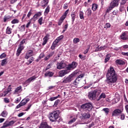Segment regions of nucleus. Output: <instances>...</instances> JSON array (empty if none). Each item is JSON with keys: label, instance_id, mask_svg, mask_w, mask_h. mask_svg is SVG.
Returning a JSON list of instances; mask_svg holds the SVG:
<instances>
[{"label": "nucleus", "instance_id": "18", "mask_svg": "<svg viewBox=\"0 0 128 128\" xmlns=\"http://www.w3.org/2000/svg\"><path fill=\"white\" fill-rule=\"evenodd\" d=\"M24 48V47L20 46L18 47V49L17 50L16 52V56H20V54H22V50Z\"/></svg>", "mask_w": 128, "mask_h": 128}, {"label": "nucleus", "instance_id": "47", "mask_svg": "<svg viewBox=\"0 0 128 128\" xmlns=\"http://www.w3.org/2000/svg\"><path fill=\"white\" fill-rule=\"evenodd\" d=\"M25 26L26 25L24 24L20 27V32H24V30L26 29Z\"/></svg>", "mask_w": 128, "mask_h": 128}, {"label": "nucleus", "instance_id": "34", "mask_svg": "<svg viewBox=\"0 0 128 128\" xmlns=\"http://www.w3.org/2000/svg\"><path fill=\"white\" fill-rule=\"evenodd\" d=\"M8 60H6V58H5L3 60H2V62H1V66H4V64H8V62H6Z\"/></svg>", "mask_w": 128, "mask_h": 128}, {"label": "nucleus", "instance_id": "49", "mask_svg": "<svg viewBox=\"0 0 128 128\" xmlns=\"http://www.w3.org/2000/svg\"><path fill=\"white\" fill-rule=\"evenodd\" d=\"M74 44H78V42H80V38H74L73 40Z\"/></svg>", "mask_w": 128, "mask_h": 128}, {"label": "nucleus", "instance_id": "4", "mask_svg": "<svg viewBox=\"0 0 128 128\" xmlns=\"http://www.w3.org/2000/svg\"><path fill=\"white\" fill-rule=\"evenodd\" d=\"M122 108L121 110L118 108L115 109L112 113V116H120L122 112H124V106H122Z\"/></svg>", "mask_w": 128, "mask_h": 128}, {"label": "nucleus", "instance_id": "42", "mask_svg": "<svg viewBox=\"0 0 128 128\" xmlns=\"http://www.w3.org/2000/svg\"><path fill=\"white\" fill-rule=\"evenodd\" d=\"M113 8H114L110 5V6L108 7V8H107L106 10V14H108V12H110V10H112Z\"/></svg>", "mask_w": 128, "mask_h": 128}, {"label": "nucleus", "instance_id": "41", "mask_svg": "<svg viewBox=\"0 0 128 128\" xmlns=\"http://www.w3.org/2000/svg\"><path fill=\"white\" fill-rule=\"evenodd\" d=\"M42 16V12H38L37 14L34 15V18H38V16Z\"/></svg>", "mask_w": 128, "mask_h": 128}, {"label": "nucleus", "instance_id": "59", "mask_svg": "<svg viewBox=\"0 0 128 128\" xmlns=\"http://www.w3.org/2000/svg\"><path fill=\"white\" fill-rule=\"evenodd\" d=\"M66 18V16L64 15H62L60 18V20H62L64 22V18Z\"/></svg>", "mask_w": 128, "mask_h": 128}, {"label": "nucleus", "instance_id": "33", "mask_svg": "<svg viewBox=\"0 0 128 128\" xmlns=\"http://www.w3.org/2000/svg\"><path fill=\"white\" fill-rule=\"evenodd\" d=\"M18 22H20V20L16 19V18H14V19L12 22L11 23L12 24H18Z\"/></svg>", "mask_w": 128, "mask_h": 128}, {"label": "nucleus", "instance_id": "16", "mask_svg": "<svg viewBox=\"0 0 128 128\" xmlns=\"http://www.w3.org/2000/svg\"><path fill=\"white\" fill-rule=\"evenodd\" d=\"M58 42H59L56 40H54L52 44L51 47H50V49L52 50H55L56 48V46H58Z\"/></svg>", "mask_w": 128, "mask_h": 128}, {"label": "nucleus", "instance_id": "26", "mask_svg": "<svg viewBox=\"0 0 128 128\" xmlns=\"http://www.w3.org/2000/svg\"><path fill=\"white\" fill-rule=\"evenodd\" d=\"M34 60V57H31L30 59L28 60V62H26L27 66H30L32 62Z\"/></svg>", "mask_w": 128, "mask_h": 128}, {"label": "nucleus", "instance_id": "35", "mask_svg": "<svg viewBox=\"0 0 128 128\" xmlns=\"http://www.w3.org/2000/svg\"><path fill=\"white\" fill-rule=\"evenodd\" d=\"M92 9L90 8H88L87 10V16H92Z\"/></svg>", "mask_w": 128, "mask_h": 128}, {"label": "nucleus", "instance_id": "5", "mask_svg": "<svg viewBox=\"0 0 128 128\" xmlns=\"http://www.w3.org/2000/svg\"><path fill=\"white\" fill-rule=\"evenodd\" d=\"M72 80H74V74H71L67 77H64L62 81V84H70Z\"/></svg>", "mask_w": 128, "mask_h": 128}, {"label": "nucleus", "instance_id": "64", "mask_svg": "<svg viewBox=\"0 0 128 128\" xmlns=\"http://www.w3.org/2000/svg\"><path fill=\"white\" fill-rule=\"evenodd\" d=\"M125 110L126 111V114H128V104L125 106Z\"/></svg>", "mask_w": 128, "mask_h": 128}, {"label": "nucleus", "instance_id": "55", "mask_svg": "<svg viewBox=\"0 0 128 128\" xmlns=\"http://www.w3.org/2000/svg\"><path fill=\"white\" fill-rule=\"evenodd\" d=\"M56 98H58V97H51L50 99L49 100H50V102H52L54 100H56Z\"/></svg>", "mask_w": 128, "mask_h": 128}, {"label": "nucleus", "instance_id": "40", "mask_svg": "<svg viewBox=\"0 0 128 128\" xmlns=\"http://www.w3.org/2000/svg\"><path fill=\"white\" fill-rule=\"evenodd\" d=\"M76 118H74L72 119L68 122V124H72V123L74 122H76Z\"/></svg>", "mask_w": 128, "mask_h": 128}, {"label": "nucleus", "instance_id": "2", "mask_svg": "<svg viewBox=\"0 0 128 128\" xmlns=\"http://www.w3.org/2000/svg\"><path fill=\"white\" fill-rule=\"evenodd\" d=\"M60 110H56L50 113L48 115V118L50 122H56V120L60 118Z\"/></svg>", "mask_w": 128, "mask_h": 128}, {"label": "nucleus", "instance_id": "1", "mask_svg": "<svg viewBox=\"0 0 128 128\" xmlns=\"http://www.w3.org/2000/svg\"><path fill=\"white\" fill-rule=\"evenodd\" d=\"M106 76V78L105 80V82L109 86H112V84L116 82L118 80V74H116L114 68L112 67H110L108 70Z\"/></svg>", "mask_w": 128, "mask_h": 128}, {"label": "nucleus", "instance_id": "12", "mask_svg": "<svg viewBox=\"0 0 128 128\" xmlns=\"http://www.w3.org/2000/svg\"><path fill=\"white\" fill-rule=\"evenodd\" d=\"M82 118L83 120H88L90 118V114L88 112L82 113Z\"/></svg>", "mask_w": 128, "mask_h": 128}, {"label": "nucleus", "instance_id": "23", "mask_svg": "<svg viewBox=\"0 0 128 128\" xmlns=\"http://www.w3.org/2000/svg\"><path fill=\"white\" fill-rule=\"evenodd\" d=\"M8 113L6 110H4L0 114V116H2V118H6V116H8Z\"/></svg>", "mask_w": 128, "mask_h": 128}, {"label": "nucleus", "instance_id": "13", "mask_svg": "<svg viewBox=\"0 0 128 128\" xmlns=\"http://www.w3.org/2000/svg\"><path fill=\"white\" fill-rule=\"evenodd\" d=\"M39 128H52V126H50L48 124V122H43L40 123Z\"/></svg>", "mask_w": 128, "mask_h": 128}, {"label": "nucleus", "instance_id": "63", "mask_svg": "<svg viewBox=\"0 0 128 128\" xmlns=\"http://www.w3.org/2000/svg\"><path fill=\"white\" fill-rule=\"evenodd\" d=\"M44 57V53H41L39 56V58H42Z\"/></svg>", "mask_w": 128, "mask_h": 128}, {"label": "nucleus", "instance_id": "25", "mask_svg": "<svg viewBox=\"0 0 128 128\" xmlns=\"http://www.w3.org/2000/svg\"><path fill=\"white\" fill-rule=\"evenodd\" d=\"M50 6H48L44 12V14L45 16H48V14L50 12Z\"/></svg>", "mask_w": 128, "mask_h": 128}, {"label": "nucleus", "instance_id": "31", "mask_svg": "<svg viewBox=\"0 0 128 128\" xmlns=\"http://www.w3.org/2000/svg\"><path fill=\"white\" fill-rule=\"evenodd\" d=\"M104 48H106V46H101L100 48H98L96 49L95 52H98V50L100 51L102 50H104Z\"/></svg>", "mask_w": 128, "mask_h": 128}, {"label": "nucleus", "instance_id": "50", "mask_svg": "<svg viewBox=\"0 0 128 128\" xmlns=\"http://www.w3.org/2000/svg\"><path fill=\"white\" fill-rule=\"evenodd\" d=\"M120 115V120H124L125 118H126V115L124 114H121Z\"/></svg>", "mask_w": 128, "mask_h": 128}, {"label": "nucleus", "instance_id": "51", "mask_svg": "<svg viewBox=\"0 0 128 128\" xmlns=\"http://www.w3.org/2000/svg\"><path fill=\"white\" fill-rule=\"evenodd\" d=\"M32 104H28V106L27 108L24 110L25 112H28V110L30 108H32Z\"/></svg>", "mask_w": 128, "mask_h": 128}, {"label": "nucleus", "instance_id": "61", "mask_svg": "<svg viewBox=\"0 0 128 128\" xmlns=\"http://www.w3.org/2000/svg\"><path fill=\"white\" fill-rule=\"evenodd\" d=\"M126 2L127 0H122L121 2H120V4H126Z\"/></svg>", "mask_w": 128, "mask_h": 128}, {"label": "nucleus", "instance_id": "24", "mask_svg": "<svg viewBox=\"0 0 128 128\" xmlns=\"http://www.w3.org/2000/svg\"><path fill=\"white\" fill-rule=\"evenodd\" d=\"M98 6L96 4H92V10H93V12H96V10H98Z\"/></svg>", "mask_w": 128, "mask_h": 128}, {"label": "nucleus", "instance_id": "45", "mask_svg": "<svg viewBox=\"0 0 128 128\" xmlns=\"http://www.w3.org/2000/svg\"><path fill=\"white\" fill-rule=\"evenodd\" d=\"M8 121H6L4 123L3 126L1 127V128H8Z\"/></svg>", "mask_w": 128, "mask_h": 128}, {"label": "nucleus", "instance_id": "38", "mask_svg": "<svg viewBox=\"0 0 128 128\" xmlns=\"http://www.w3.org/2000/svg\"><path fill=\"white\" fill-rule=\"evenodd\" d=\"M15 122H16V121L11 120L9 122H8L7 124H8V126H13V124H14Z\"/></svg>", "mask_w": 128, "mask_h": 128}, {"label": "nucleus", "instance_id": "15", "mask_svg": "<svg viewBox=\"0 0 128 128\" xmlns=\"http://www.w3.org/2000/svg\"><path fill=\"white\" fill-rule=\"evenodd\" d=\"M120 0H113L110 4V5L114 8L118 6V2Z\"/></svg>", "mask_w": 128, "mask_h": 128}, {"label": "nucleus", "instance_id": "48", "mask_svg": "<svg viewBox=\"0 0 128 128\" xmlns=\"http://www.w3.org/2000/svg\"><path fill=\"white\" fill-rule=\"evenodd\" d=\"M103 110L106 112V114H108V112H110V109L108 108H103Z\"/></svg>", "mask_w": 128, "mask_h": 128}, {"label": "nucleus", "instance_id": "10", "mask_svg": "<svg viewBox=\"0 0 128 128\" xmlns=\"http://www.w3.org/2000/svg\"><path fill=\"white\" fill-rule=\"evenodd\" d=\"M70 73V70H60L58 72L59 76L62 78V76H64L66 74H68Z\"/></svg>", "mask_w": 128, "mask_h": 128}, {"label": "nucleus", "instance_id": "30", "mask_svg": "<svg viewBox=\"0 0 128 128\" xmlns=\"http://www.w3.org/2000/svg\"><path fill=\"white\" fill-rule=\"evenodd\" d=\"M22 86H19L15 90L14 94H18V92H20V90H22Z\"/></svg>", "mask_w": 128, "mask_h": 128}, {"label": "nucleus", "instance_id": "20", "mask_svg": "<svg viewBox=\"0 0 128 128\" xmlns=\"http://www.w3.org/2000/svg\"><path fill=\"white\" fill-rule=\"evenodd\" d=\"M24 104H26V100L24 99V100L16 106V108H20L22 106H24Z\"/></svg>", "mask_w": 128, "mask_h": 128}, {"label": "nucleus", "instance_id": "6", "mask_svg": "<svg viewBox=\"0 0 128 128\" xmlns=\"http://www.w3.org/2000/svg\"><path fill=\"white\" fill-rule=\"evenodd\" d=\"M98 93V90H94L92 91L89 92L88 98L90 100H94L96 98V94Z\"/></svg>", "mask_w": 128, "mask_h": 128}, {"label": "nucleus", "instance_id": "3", "mask_svg": "<svg viewBox=\"0 0 128 128\" xmlns=\"http://www.w3.org/2000/svg\"><path fill=\"white\" fill-rule=\"evenodd\" d=\"M80 108L84 112H90L92 108V105L90 103H86L80 106Z\"/></svg>", "mask_w": 128, "mask_h": 128}, {"label": "nucleus", "instance_id": "52", "mask_svg": "<svg viewBox=\"0 0 128 128\" xmlns=\"http://www.w3.org/2000/svg\"><path fill=\"white\" fill-rule=\"evenodd\" d=\"M38 22L40 24V26H42V17H41L39 18L38 20Z\"/></svg>", "mask_w": 128, "mask_h": 128}, {"label": "nucleus", "instance_id": "39", "mask_svg": "<svg viewBox=\"0 0 128 128\" xmlns=\"http://www.w3.org/2000/svg\"><path fill=\"white\" fill-rule=\"evenodd\" d=\"M26 44V39H23L22 42H21L19 44V46H22V48H24V44Z\"/></svg>", "mask_w": 128, "mask_h": 128}, {"label": "nucleus", "instance_id": "46", "mask_svg": "<svg viewBox=\"0 0 128 128\" xmlns=\"http://www.w3.org/2000/svg\"><path fill=\"white\" fill-rule=\"evenodd\" d=\"M62 38H64V35H61L56 38V40L60 42V41L62 40Z\"/></svg>", "mask_w": 128, "mask_h": 128}, {"label": "nucleus", "instance_id": "9", "mask_svg": "<svg viewBox=\"0 0 128 128\" xmlns=\"http://www.w3.org/2000/svg\"><path fill=\"white\" fill-rule=\"evenodd\" d=\"M34 56V50H30L26 52L25 55V58L26 60H28V58H31V56Z\"/></svg>", "mask_w": 128, "mask_h": 128}, {"label": "nucleus", "instance_id": "27", "mask_svg": "<svg viewBox=\"0 0 128 128\" xmlns=\"http://www.w3.org/2000/svg\"><path fill=\"white\" fill-rule=\"evenodd\" d=\"M71 18L72 22H74V20H76V12H72Z\"/></svg>", "mask_w": 128, "mask_h": 128}, {"label": "nucleus", "instance_id": "56", "mask_svg": "<svg viewBox=\"0 0 128 128\" xmlns=\"http://www.w3.org/2000/svg\"><path fill=\"white\" fill-rule=\"evenodd\" d=\"M78 56L81 60H84L86 58V56H84L82 54H79Z\"/></svg>", "mask_w": 128, "mask_h": 128}, {"label": "nucleus", "instance_id": "36", "mask_svg": "<svg viewBox=\"0 0 128 128\" xmlns=\"http://www.w3.org/2000/svg\"><path fill=\"white\" fill-rule=\"evenodd\" d=\"M60 100H56L53 106L54 108H56V106H58V104H60Z\"/></svg>", "mask_w": 128, "mask_h": 128}, {"label": "nucleus", "instance_id": "19", "mask_svg": "<svg viewBox=\"0 0 128 128\" xmlns=\"http://www.w3.org/2000/svg\"><path fill=\"white\" fill-rule=\"evenodd\" d=\"M36 78V76H32L31 78H28L25 84H30V82H32L33 80H34Z\"/></svg>", "mask_w": 128, "mask_h": 128}, {"label": "nucleus", "instance_id": "32", "mask_svg": "<svg viewBox=\"0 0 128 128\" xmlns=\"http://www.w3.org/2000/svg\"><path fill=\"white\" fill-rule=\"evenodd\" d=\"M106 94L104 93H102L100 95V96H99L98 100H102V98H106Z\"/></svg>", "mask_w": 128, "mask_h": 128}, {"label": "nucleus", "instance_id": "28", "mask_svg": "<svg viewBox=\"0 0 128 128\" xmlns=\"http://www.w3.org/2000/svg\"><path fill=\"white\" fill-rule=\"evenodd\" d=\"M12 29L10 28V26H8L6 29V34H12Z\"/></svg>", "mask_w": 128, "mask_h": 128}, {"label": "nucleus", "instance_id": "11", "mask_svg": "<svg viewBox=\"0 0 128 128\" xmlns=\"http://www.w3.org/2000/svg\"><path fill=\"white\" fill-rule=\"evenodd\" d=\"M120 40H128V34L127 32H124L120 36Z\"/></svg>", "mask_w": 128, "mask_h": 128}, {"label": "nucleus", "instance_id": "17", "mask_svg": "<svg viewBox=\"0 0 128 128\" xmlns=\"http://www.w3.org/2000/svg\"><path fill=\"white\" fill-rule=\"evenodd\" d=\"M54 73L53 72H52L50 71H47L44 75V78H52V76H54Z\"/></svg>", "mask_w": 128, "mask_h": 128}, {"label": "nucleus", "instance_id": "7", "mask_svg": "<svg viewBox=\"0 0 128 128\" xmlns=\"http://www.w3.org/2000/svg\"><path fill=\"white\" fill-rule=\"evenodd\" d=\"M66 66V64L64 62V61L62 60L60 62H57L56 64V69L57 70H62Z\"/></svg>", "mask_w": 128, "mask_h": 128}, {"label": "nucleus", "instance_id": "14", "mask_svg": "<svg viewBox=\"0 0 128 128\" xmlns=\"http://www.w3.org/2000/svg\"><path fill=\"white\" fill-rule=\"evenodd\" d=\"M50 35L49 34H46L43 38V42L42 44V46H45V44H46L48 41V40H50Z\"/></svg>", "mask_w": 128, "mask_h": 128}, {"label": "nucleus", "instance_id": "21", "mask_svg": "<svg viewBox=\"0 0 128 128\" xmlns=\"http://www.w3.org/2000/svg\"><path fill=\"white\" fill-rule=\"evenodd\" d=\"M116 64H118V66H124V64H125L124 61L120 60H116Z\"/></svg>", "mask_w": 128, "mask_h": 128}, {"label": "nucleus", "instance_id": "53", "mask_svg": "<svg viewBox=\"0 0 128 128\" xmlns=\"http://www.w3.org/2000/svg\"><path fill=\"white\" fill-rule=\"evenodd\" d=\"M6 57V54L5 53H2L0 56V58H4Z\"/></svg>", "mask_w": 128, "mask_h": 128}, {"label": "nucleus", "instance_id": "60", "mask_svg": "<svg viewBox=\"0 0 128 128\" xmlns=\"http://www.w3.org/2000/svg\"><path fill=\"white\" fill-rule=\"evenodd\" d=\"M54 51H52L50 52V54H48V56L52 58V56H54Z\"/></svg>", "mask_w": 128, "mask_h": 128}, {"label": "nucleus", "instance_id": "29", "mask_svg": "<svg viewBox=\"0 0 128 128\" xmlns=\"http://www.w3.org/2000/svg\"><path fill=\"white\" fill-rule=\"evenodd\" d=\"M110 54H107L104 59V62L105 63L108 62V60H110Z\"/></svg>", "mask_w": 128, "mask_h": 128}, {"label": "nucleus", "instance_id": "37", "mask_svg": "<svg viewBox=\"0 0 128 128\" xmlns=\"http://www.w3.org/2000/svg\"><path fill=\"white\" fill-rule=\"evenodd\" d=\"M79 16L80 20H84V12L80 11Z\"/></svg>", "mask_w": 128, "mask_h": 128}, {"label": "nucleus", "instance_id": "58", "mask_svg": "<svg viewBox=\"0 0 128 128\" xmlns=\"http://www.w3.org/2000/svg\"><path fill=\"white\" fill-rule=\"evenodd\" d=\"M4 102H6V104H8V102H10V99H8V98H4Z\"/></svg>", "mask_w": 128, "mask_h": 128}, {"label": "nucleus", "instance_id": "62", "mask_svg": "<svg viewBox=\"0 0 128 128\" xmlns=\"http://www.w3.org/2000/svg\"><path fill=\"white\" fill-rule=\"evenodd\" d=\"M48 1H47L46 3H45L44 4H42L41 6H42V8H44L46 6H48Z\"/></svg>", "mask_w": 128, "mask_h": 128}, {"label": "nucleus", "instance_id": "8", "mask_svg": "<svg viewBox=\"0 0 128 128\" xmlns=\"http://www.w3.org/2000/svg\"><path fill=\"white\" fill-rule=\"evenodd\" d=\"M78 62H73L71 64H68V66L66 67V70H72L76 68L78 66Z\"/></svg>", "mask_w": 128, "mask_h": 128}, {"label": "nucleus", "instance_id": "44", "mask_svg": "<svg viewBox=\"0 0 128 128\" xmlns=\"http://www.w3.org/2000/svg\"><path fill=\"white\" fill-rule=\"evenodd\" d=\"M50 68H52V64H48L46 66V68L45 69L44 68V72H46V70H50Z\"/></svg>", "mask_w": 128, "mask_h": 128}, {"label": "nucleus", "instance_id": "22", "mask_svg": "<svg viewBox=\"0 0 128 128\" xmlns=\"http://www.w3.org/2000/svg\"><path fill=\"white\" fill-rule=\"evenodd\" d=\"M12 18V16H4V22H10Z\"/></svg>", "mask_w": 128, "mask_h": 128}, {"label": "nucleus", "instance_id": "57", "mask_svg": "<svg viewBox=\"0 0 128 128\" xmlns=\"http://www.w3.org/2000/svg\"><path fill=\"white\" fill-rule=\"evenodd\" d=\"M48 2V0H43L41 2L40 4L41 6H42V4H46V2Z\"/></svg>", "mask_w": 128, "mask_h": 128}, {"label": "nucleus", "instance_id": "54", "mask_svg": "<svg viewBox=\"0 0 128 128\" xmlns=\"http://www.w3.org/2000/svg\"><path fill=\"white\" fill-rule=\"evenodd\" d=\"M104 28H110V24L106 23Z\"/></svg>", "mask_w": 128, "mask_h": 128}, {"label": "nucleus", "instance_id": "43", "mask_svg": "<svg viewBox=\"0 0 128 128\" xmlns=\"http://www.w3.org/2000/svg\"><path fill=\"white\" fill-rule=\"evenodd\" d=\"M12 92V90H6L4 92V94H2L3 96H6V94H8V92Z\"/></svg>", "mask_w": 128, "mask_h": 128}]
</instances>
